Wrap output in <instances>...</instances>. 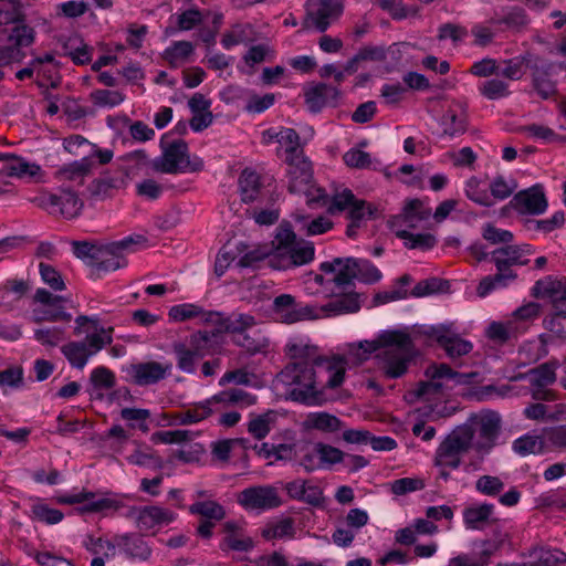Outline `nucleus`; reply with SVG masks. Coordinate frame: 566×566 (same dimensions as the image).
Wrapping results in <instances>:
<instances>
[{
    "instance_id": "obj_53",
    "label": "nucleus",
    "mask_w": 566,
    "mask_h": 566,
    "mask_svg": "<svg viewBox=\"0 0 566 566\" xmlns=\"http://www.w3.org/2000/svg\"><path fill=\"white\" fill-rule=\"evenodd\" d=\"M507 534L494 535L493 539L482 541L479 546L480 551L473 553L476 563H483V566H488L491 556L500 549V547L506 542Z\"/></svg>"
},
{
    "instance_id": "obj_47",
    "label": "nucleus",
    "mask_w": 566,
    "mask_h": 566,
    "mask_svg": "<svg viewBox=\"0 0 566 566\" xmlns=\"http://www.w3.org/2000/svg\"><path fill=\"white\" fill-rule=\"evenodd\" d=\"M72 315L63 310L61 303L55 306H45L43 308H34L32 311V321L34 323L42 322H70Z\"/></svg>"
},
{
    "instance_id": "obj_30",
    "label": "nucleus",
    "mask_w": 566,
    "mask_h": 566,
    "mask_svg": "<svg viewBox=\"0 0 566 566\" xmlns=\"http://www.w3.org/2000/svg\"><path fill=\"white\" fill-rule=\"evenodd\" d=\"M168 316L174 322H185L196 317L209 322L212 321L214 316L219 317L220 314L217 312H206L196 304L185 303L170 307Z\"/></svg>"
},
{
    "instance_id": "obj_4",
    "label": "nucleus",
    "mask_w": 566,
    "mask_h": 566,
    "mask_svg": "<svg viewBox=\"0 0 566 566\" xmlns=\"http://www.w3.org/2000/svg\"><path fill=\"white\" fill-rule=\"evenodd\" d=\"M471 433L470 443L479 454H488L495 447L502 429V418L497 411L482 409L471 413L467 421L458 426Z\"/></svg>"
},
{
    "instance_id": "obj_44",
    "label": "nucleus",
    "mask_w": 566,
    "mask_h": 566,
    "mask_svg": "<svg viewBox=\"0 0 566 566\" xmlns=\"http://www.w3.org/2000/svg\"><path fill=\"white\" fill-rule=\"evenodd\" d=\"M296 451L298 464L303 467L306 472H313L322 468L318 443H305Z\"/></svg>"
},
{
    "instance_id": "obj_61",
    "label": "nucleus",
    "mask_w": 566,
    "mask_h": 566,
    "mask_svg": "<svg viewBox=\"0 0 566 566\" xmlns=\"http://www.w3.org/2000/svg\"><path fill=\"white\" fill-rule=\"evenodd\" d=\"M39 271L42 281L49 285L53 291H63L66 289L61 273L52 265L41 262Z\"/></svg>"
},
{
    "instance_id": "obj_59",
    "label": "nucleus",
    "mask_w": 566,
    "mask_h": 566,
    "mask_svg": "<svg viewBox=\"0 0 566 566\" xmlns=\"http://www.w3.org/2000/svg\"><path fill=\"white\" fill-rule=\"evenodd\" d=\"M116 189L117 180L111 177L95 179L90 186L91 195L98 200L112 197Z\"/></svg>"
},
{
    "instance_id": "obj_26",
    "label": "nucleus",
    "mask_w": 566,
    "mask_h": 566,
    "mask_svg": "<svg viewBox=\"0 0 566 566\" xmlns=\"http://www.w3.org/2000/svg\"><path fill=\"white\" fill-rule=\"evenodd\" d=\"M314 258V247L311 242H295L290 249L281 255L276 261L271 259V265L279 270L301 266L311 262Z\"/></svg>"
},
{
    "instance_id": "obj_41",
    "label": "nucleus",
    "mask_w": 566,
    "mask_h": 566,
    "mask_svg": "<svg viewBox=\"0 0 566 566\" xmlns=\"http://www.w3.org/2000/svg\"><path fill=\"white\" fill-rule=\"evenodd\" d=\"M191 514L200 515L205 520L214 522L222 521L226 517L224 507L216 501H199L189 506Z\"/></svg>"
},
{
    "instance_id": "obj_36",
    "label": "nucleus",
    "mask_w": 566,
    "mask_h": 566,
    "mask_svg": "<svg viewBox=\"0 0 566 566\" xmlns=\"http://www.w3.org/2000/svg\"><path fill=\"white\" fill-rule=\"evenodd\" d=\"M128 463L161 470L163 459L148 446H138L130 454L126 457Z\"/></svg>"
},
{
    "instance_id": "obj_24",
    "label": "nucleus",
    "mask_w": 566,
    "mask_h": 566,
    "mask_svg": "<svg viewBox=\"0 0 566 566\" xmlns=\"http://www.w3.org/2000/svg\"><path fill=\"white\" fill-rule=\"evenodd\" d=\"M304 96L310 112L319 113L326 106H337L340 91L335 86L318 83L307 88Z\"/></svg>"
},
{
    "instance_id": "obj_5",
    "label": "nucleus",
    "mask_w": 566,
    "mask_h": 566,
    "mask_svg": "<svg viewBox=\"0 0 566 566\" xmlns=\"http://www.w3.org/2000/svg\"><path fill=\"white\" fill-rule=\"evenodd\" d=\"M411 335L413 340L420 336L434 340L450 359L465 356L473 349V344L460 336L453 323L417 326Z\"/></svg>"
},
{
    "instance_id": "obj_16",
    "label": "nucleus",
    "mask_w": 566,
    "mask_h": 566,
    "mask_svg": "<svg viewBox=\"0 0 566 566\" xmlns=\"http://www.w3.org/2000/svg\"><path fill=\"white\" fill-rule=\"evenodd\" d=\"M442 363H433L424 370L427 380L420 381L415 390L417 398L423 401H434L441 399L452 386L448 385L447 376H444Z\"/></svg>"
},
{
    "instance_id": "obj_43",
    "label": "nucleus",
    "mask_w": 566,
    "mask_h": 566,
    "mask_svg": "<svg viewBox=\"0 0 566 566\" xmlns=\"http://www.w3.org/2000/svg\"><path fill=\"white\" fill-rule=\"evenodd\" d=\"M516 335L517 328L513 321H507L506 323L492 322L486 329V336L500 345L507 343L513 337H516Z\"/></svg>"
},
{
    "instance_id": "obj_55",
    "label": "nucleus",
    "mask_w": 566,
    "mask_h": 566,
    "mask_svg": "<svg viewBox=\"0 0 566 566\" xmlns=\"http://www.w3.org/2000/svg\"><path fill=\"white\" fill-rule=\"evenodd\" d=\"M543 442L537 436L525 434L513 442V450L522 457L534 454L542 451Z\"/></svg>"
},
{
    "instance_id": "obj_32",
    "label": "nucleus",
    "mask_w": 566,
    "mask_h": 566,
    "mask_svg": "<svg viewBox=\"0 0 566 566\" xmlns=\"http://www.w3.org/2000/svg\"><path fill=\"white\" fill-rule=\"evenodd\" d=\"M219 322L227 333L232 334V338L239 334L252 331L256 325V319L253 315L240 312H233L229 316L220 318Z\"/></svg>"
},
{
    "instance_id": "obj_14",
    "label": "nucleus",
    "mask_w": 566,
    "mask_h": 566,
    "mask_svg": "<svg viewBox=\"0 0 566 566\" xmlns=\"http://www.w3.org/2000/svg\"><path fill=\"white\" fill-rule=\"evenodd\" d=\"M343 9L342 0H308L305 24L324 32L340 17Z\"/></svg>"
},
{
    "instance_id": "obj_48",
    "label": "nucleus",
    "mask_w": 566,
    "mask_h": 566,
    "mask_svg": "<svg viewBox=\"0 0 566 566\" xmlns=\"http://www.w3.org/2000/svg\"><path fill=\"white\" fill-rule=\"evenodd\" d=\"M465 195L471 201L480 206L492 207L494 205V201L491 199L489 190L475 177H471L467 181Z\"/></svg>"
},
{
    "instance_id": "obj_42",
    "label": "nucleus",
    "mask_w": 566,
    "mask_h": 566,
    "mask_svg": "<svg viewBox=\"0 0 566 566\" xmlns=\"http://www.w3.org/2000/svg\"><path fill=\"white\" fill-rule=\"evenodd\" d=\"M39 170L40 167L35 164H29L20 157L10 156L9 163L3 166L0 172L8 177H23L35 176Z\"/></svg>"
},
{
    "instance_id": "obj_13",
    "label": "nucleus",
    "mask_w": 566,
    "mask_h": 566,
    "mask_svg": "<svg viewBox=\"0 0 566 566\" xmlns=\"http://www.w3.org/2000/svg\"><path fill=\"white\" fill-rule=\"evenodd\" d=\"M209 340L210 335L207 332H198L190 336L189 345L175 342L172 352L177 360V367L184 373L193 374L197 360L205 356V348Z\"/></svg>"
},
{
    "instance_id": "obj_22",
    "label": "nucleus",
    "mask_w": 566,
    "mask_h": 566,
    "mask_svg": "<svg viewBox=\"0 0 566 566\" xmlns=\"http://www.w3.org/2000/svg\"><path fill=\"white\" fill-rule=\"evenodd\" d=\"M530 70L537 95L543 99L553 97L557 93L556 83L552 80L553 64L535 55Z\"/></svg>"
},
{
    "instance_id": "obj_18",
    "label": "nucleus",
    "mask_w": 566,
    "mask_h": 566,
    "mask_svg": "<svg viewBox=\"0 0 566 566\" xmlns=\"http://www.w3.org/2000/svg\"><path fill=\"white\" fill-rule=\"evenodd\" d=\"M238 503L247 510H271L281 505L276 488L258 485L242 490L238 494Z\"/></svg>"
},
{
    "instance_id": "obj_20",
    "label": "nucleus",
    "mask_w": 566,
    "mask_h": 566,
    "mask_svg": "<svg viewBox=\"0 0 566 566\" xmlns=\"http://www.w3.org/2000/svg\"><path fill=\"white\" fill-rule=\"evenodd\" d=\"M107 551L105 557L114 556L115 548L118 547L130 559L146 560L151 554V548L147 542L138 534H122L113 537V543H106Z\"/></svg>"
},
{
    "instance_id": "obj_46",
    "label": "nucleus",
    "mask_w": 566,
    "mask_h": 566,
    "mask_svg": "<svg viewBox=\"0 0 566 566\" xmlns=\"http://www.w3.org/2000/svg\"><path fill=\"white\" fill-rule=\"evenodd\" d=\"M274 411H268L262 415L252 416L248 423V431L255 439H264L271 431V424L275 421Z\"/></svg>"
},
{
    "instance_id": "obj_21",
    "label": "nucleus",
    "mask_w": 566,
    "mask_h": 566,
    "mask_svg": "<svg viewBox=\"0 0 566 566\" xmlns=\"http://www.w3.org/2000/svg\"><path fill=\"white\" fill-rule=\"evenodd\" d=\"M512 207L522 214H542L547 209V200L542 186L536 185L518 191L511 200Z\"/></svg>"
},
{
    "instance_id": "obj_62",
    "label": "nucleus",
    "mask_w": 566,
    "mask_h": 566,
    "mask_svg": "<svg viewBox=\"0 0 566 566\" xmlns=\"http://www.w3.org/2000/svg\"><path fill=\"white\" fill-rule=\"evenodd\" d=\"M120 417L128 421L133 428L137 427L142 431L148 430V426L146 423L147 419L150 417L148 409L124 408L120 411Z\"/></svg>"
},
{
    "instance_id": "obj_15",
    "label": "nucleus",
    "mask_w": 566,
    "mask_h": 566,
    "mask_svg": "<svg viewBox=\"0 0 566 566\" xmlns=\"http://www.w3.org/2000/svg\"><path fill=\"white\" fill-rule=\"evenodd\" d=\"M272 310L276 319L285 324L317 319L316 305L296 303L295 297L291 294L276 296Z\"/></svg>"
},
{
    "instance_id": "obj_40",
    "label": "nucleus",
    "mask_w": 566,
    "mask_h": 566,
    "mask_svg": "<svg viewBox=\"0 0 566 566\" xmlns=\"http://www.w3.org/2000/svg\"><path fill=\"white\" fill-rule=\"evenodd\" d=\"M517 189V181L513 177L497 175L489 185L491 199L502 201L509 198Z\"/></svg>"
},
{
    "instance_id": "obj_58",
    "label": "nucleus",
    "mask_w": 566,
    "mask_h": 566,
    "mask_svg": "<svg viewBox=\"0 0 566 566\" xmlns=\"http://www.w3.org/2000/svg\"><path fill=\"white\" fill-rule=\"evenodd\" d=\"M480 93L488 99H499L510 94L509 85L499 78L485 81L480 87Z\"/></svg>"
},
{
    "instance_id": "obj_1",
    "label": "nucleus",
    "mask_w": 566,
    "mask_h": 566,
    "mask_svg": "<svg viewBox=\"0 0 566 566\" xmlns=\"http://www.w3.org/2000/svg\"><path fill=\"white\" fill-rule=\"evenodd\" d=\"M292 361L279 374L292 400L308 406L327 400L326 389L338 388L345 379L347 361L343 356L324 357L314 345L289 343Z\"/></svg>"
},
{
    "instance_id": "obj_35",
    "label": "nucleus",
    "mask_w": 566,
    "mask_h": 566,
    "mask_svg": "<svg viewBox=\"0 0 566 566\" xmlns=\"http://www.w3.org/2000/svg\"><path fill=\"white\" fill-rule=\"evenodd\" d=\"M63 54L70 56L75 64L91 62V48L80 36H70L62 43Z\"/></svg>"
},
{
    "instance_id": "obj_12",
    "label": "nucleus",
    "mask_w": 566,
    "mask_h": 566,
    "mask_svg": "<svg viewBox=\"0 0 566 566\" xmlns=\"http://www.w3.org/2000/svg\"><path fill=\"white\" fill-rule=\"evenodd\" d=\"M38 203L50 214H60L65 219L80 216L84 203L78 196L66 188H61L57 193H43L38 198Z\"/></svg>"
},
{
    "instance_id": "obj_31",
    "label": "nucleus",
    "mask_w": 566,
    "mask_h": 566,
    "mask_svg": "<svg viewBox=\"0 0 566 566\" xmlns=\"http://www.w3.org/2000/svg\"><path fill=\"white\" fill-rule=\"evenodd\" d=\"M534 54L526 53L518 55L513 59L503 61V65H497V75H501L511 81H517L522 78L525 73V67L530 69L534 59Z\"/></svg>"
},
{
    "instance_id": "obj_27",
    "label": "nucleus",
    "mask_w": 566,
    "mask_h": 566,
    "mask_svg": "<svg viewBox=\"0 0 566 566\" xmlns=\"http://www.w3.org/2000/svg\"><path fill=\"white\" fill-rule=\"evenodd\" d=\"M494 505L489 503L471 505L463 510V522L467 528L483 530L492 521Z\"/></svg>"
},
{
    "instance_id": "obj_23",
    "label": "nucleus",
    "mask_w": 566,
    "mask_h": 566,
    "mask_svg": "<svg viewBox=\"0 0 566 566\" xmlns=\"http://www.w3.org/2000/svg\"><path fill=\"white\" fill-rule=\"evenodd\" d=\"M130 515L135 516L136 526L145 532L168 525L176 518L174 512L157 505L134 509L130 511Z\"/></svg>"
},
{
    "instance_id": "obj_29",
    "label": "nucleus",
    "mask_w": 566,
    "mask_h": 566,
    "mask_svg": "<svg viewBox=\"0 0 566 566\" xmlns=\"http://www.w3.org/2000/svg\"><path fill=\"white\" fill-rule=\"evenodd\" d=\"M238 186L241 200L245 203L253 202L261 193V177L256 171L245 168L239 177Z\"/></svg>"
},
{
    "instance_id": "obj_34",
    "label": "nucleus",
    "mask_w": 566,
    "mask_h": 566,
    "mask_svg": "<svg viewBox=\"0 0 566 566\" xmlns=\"http://www.w3.org/2000/svg\"><path fill=\"white\" fill-rule=\"evenodd\" d=\"M534 297H549L554 301H566V287L560 281L546 276L536 281L532 287Z\"/></svg>"
},
{
    "instance_id": "obj_38",
    "label": "nucleus",
    "mask_w": 566,
    "mask_h": 566,
    "mask_svg": "<svg viewBox=\"0 0 566 566\" xmlns=\"http://www.w3.org/2000/svg\"><path fill=\"white\" fill-rule=\"evenodd\" d=\"M526 556L538 566H556L566 562V554L557 548L534 547Z\"/></svg>"
},
{
    "instance_id": "obj_57",
    "label": "nucleus",
    "mask_w": 566,
    "mask_h": 566,
    "mask_svg": "<svg viewBox=\"0 0 566 566\" xmlns=\"http://www.w3.org/2000/svg\"><path fill=\"white\" fill-rule=\"evenodd\" d=\"M543 440L544 442L553 448L558 450L566 449V424H558L554 427H548L543 430Z\"/></svg>"
},
{
    "instance_id": "obj_6",
    "label": "nucleus",
    "mask_w": 566,
    "mask_h": 566,
    "mask_svg": "<svg viewBox=\"0 0 566 566\" xmlns=\"http://www.w3.org/2000/svg\"><path fill=\"white\" fill-rule=\"evenodd\" d=\"M287 161V189L292 193L304 192L307 197L308 206H325L327 195L322 188L311 187L313 179L312 166L308 160L301 156L286 158Z\"/></svg>"
},
{
    "instance_id": "obj_37",
    "label": "nucleus",
    "mask_w": 566,
    "mask_h": 566,
    "mask_svg": "<svg viewBox=\"0 0 566 566\" xmlns=\"http://www.w3.org/2000/svg\"><path fill=\"white\" fill-rule=\"evenodd\" d=\"M516 277V272L496 271L494 275H486L480 281L476 287V294L480 297H485L495 289L507 286L509 282H513Z\"/></svg>"
},
{
    "instance_id": "obj_64",
    "label": "nucleus",
    "mask_w": 566,
    "mask_h": 566,
    "mask_svg": "<svg viewBox=\"0 0 566 566\" xmlns=\"http://www.w3.org/2000/svg\"><path fill=\"white\" fill-rule=\"evenodd\" d=\"M90 381L95 389L107 390L115 386V375L111 369L99 366L91 373Z\"/></svg>"
},
{
    "instance_id": "obj_56",
    "label": "nucleus",
    "mask_w": 566,
    "mask_h": 566,
    "mask_svg": "<svg viewBox=\"0 0 566 566\" xmlns=\"http://www.w3.org/2000/svg\"><path fill=\"white\" fill-rule=\"evenodd\" d=\"M441 126L443 135L454 137L465 132L464 120L452 109H448L441 117Z\"/></svg>"
},
{
    "instance_id": "obj_45",
    "label": "nucleus",
    "mask_w": 566,
    "mask_h": 566,
    "mask_svg": "<svg viewBox=\"0 0 566 566\" xmlns=\"http://www.w3.org/2000/svg\"><path fill=\"white\" fill-rule=\"evenodd\" d=\"M294 533V522L291 517L270 523L262 530V536L268 541L292 538Z\"/></svg>"
},
{
    "instance_id": "obj_10",
    "label": "nucleus",
    "mask_w": 566,
    "mask_h": 566,
    "mask_svg": "<svg viewBox=\"0 0 566 566\" xmlns=\"http://www.w3.org/2000/svg\"><path fill=\"white\" fill-rule=\"evenodd\" d=\"M146 238L143 235H129L123 240L101 245L95 256L94 268L99 272L115 271L126 265L125 252H133V245L143 244Z\"/></svg>"
},
{
    "instance_id": "obj_60",
    "label": "nucleus",
    "mask_w": 566,
    "mask_h": 566,
    "mask_svg": "<svg viewBox=\"0 0 566 566\" xmlns=\"http://www.w3.org/2000/svg\"><path fill=\"white\" fill-rule=\"evenodd\" d=\"M296 242L295 233L286 227H280L272 244L275 250V261L283 255L290 247H292Z\"/></svg>"
},
{
    "instance_id": "obj_51",
    "label": "nucleus",
    "mask_w": 566,
    "mask_h": 566,
    "mask_svg": "<svg viewBox=\"0 0 566 566\" xmlns=\"http://www.w3.org/2000/svg\"><path fill=\"white\" fill-rule=\"evenodd\" d=\"M496 23L505 24L509 29L521 31L530 23L526 11L521 7H511Z\"/></svg>"
},
{
    "instance_id": "obj_7",
    "label": "nucleus",
    "mask_w": 566,
    "mask_h": 566,
    "mask_svg": "<svg viewBox=\"0 0 566 566\" xmlns=\"http://www.w3.org/2000/svg\"><path fill=\"white\" fill-rule=\"evenodd\" d=\"M154 170L163 174L198 172L203 169V161L199 157L192 159L188 153V145L179 139L168 145L163 155L153 161Z\"/></svg>"
},
{
    "instance_id": "obj_52",
    "label": "nucleus",
    "mask_w": 566,
    "mask_h": 566,
    "mask_svg": "<svg viewBox=\"0 0 566 566\" xmlns=\"http://www.w3.org/2000/svg\"><path fill=\"white\" fill-rule=\"evenodd\" d=\"M193 51V46L188 41H177L164 52V59L170 66L177 67L185 61Z\"/></svg>"
},
{
    "instance_id": "obj_54",
    "label": "nucleus",
    "mask_w": 566,
    "mask_h": 566,
    "mask_svg": "<svg viewBox=\"0 0 566 566\" xmlns=\"http://www.w3.org/2000/svg\"><path fill=\"white\" fill-rule=\"evenodd\" d=\"M274 137L275 142L285 147V150L289 154L287 158L301 156L300 136L295 129L283 127L274 134Z\"/></svg>"
},
{
    "instance_id": "obj_3",
    "label": "nucleus",
    "mask_w": 566,
    "mask_h": 566,
    "mask_svg": "<svg viewBox=\"0 0 566 566\" xmlns=\"http://www.w3.org/2000/svg\"><path fill=\"white\" fill-rule=\"evenodd\" d=\"M319 270L332 274V281L338 289L350 286L355 279L365 284H375L382 277L378 268L367 259L335 258L321 263Z\"/></svg>"
},
{
    "instance_id": "obj_39",
    "label": "nucleus",
    "mask_w": 566,
    "mask_h": 566,
    "mask_svg": "<svg viewBox=\"0 0 566 566\" xmlns=\"http://www.w3.org/2000/svg\"><path fill=\"white\" fill-rule=\"evenodd\" d=\"M233 343L251 354L264 352L269 347V339L260 332H245L232 338Z\"/></svg>"
},
{
    "instance_id": "obj_63",
    "label": "nucleus",
    "mask_w": 566,
    "mask_h": 566,
    "mask_svg": "<svg viewBox=\"0 0 566 566\" xmlns=\"http://www.w3.org/2000/svg\"><path fill=\"white\" fill-rule=\"evenodd\" d=\"M15 24L17 25L12 29V32L9 36V39L14 42V46L20 49L21 46L31 45L35 39L34 29L21 22Z\"/></svg>"
},
{
    "instance_id": "obj_2",
    "label": "nucleus",
    "mask_w": 566,
    "mask_h": 566,
    "mask_svg": "<svg viewBox=\"0 0 566 566\" xmlns=\"http://www.w3.org/2000/svg\"><path fill=\"white\" fill-rule=\"evenodd\" d=\"M358 347L363 349L359 360H366L371 353L379 350L380 368L390 379L403 376L418 355L412 335L400 329L385 331L376 340L361 342Z\"/></svg>"
},
{
    "instance_id": "obj_49",
    "label": "nucleus",
    "mask_w": 566,
    "mask_h": 566,
    "mask_svg": "<svg viewBox=\"0 0 566 566\" xmlns=\"http://www.w3.org/2000/svg\"><path fill=\"white\" fill-rule=\"evenodd\" d=\"M491 261L494 263L496 271L500 272H514L512 266L521 265L517 256L514 255L509 245L495 249L491 252Z\"/></svg>"
},
{
    "instance_id": "obj_25",
    "label": "nucleus",
    "mask_w": 566,
    "mask_h": 566,
    "mask_svg": "<svg viewBox=\"0 0 566 566\" xmlns=\"http://www.w3.org/2000/svg\"><path fill=\"white\" fill-rule=\"evenodd\" d=\"M223 539L220 543L222 551L249 552L253 548V541L245 534L243 523L227 521L222 525Z\"/></svg>"
},
{
    "instance_id": "obj_11",
    "label": "nucleus",
    "mask_w": 566,
    "mask_h": 566,
    "mask_svg": "<svg viewBox=\"0 0 566 566\" xmlns=\"http://www.w3.org/2000/svg\"><path fill=\"white\" fill-rule=\"evenodd\" d=\"M432 211L420 199H408L400 213L391 216L388 221V228L397 238H403L409 230L417 229L422 222L429 220Z\"/></svg>"
},
{
    "instance_id": "obj_17",
    "label": "nucleus",
    "mask_w": 566,
    "mask_h": 566,
    "mask_svg": "<svg viewBox=\"0 0 566 566\" xmlns=\"http://www.w3.org/2000/svg\"><path fill=\"white\" fill-rule=\"evenodd\" d=\"M347 287L348 286L338 289L335 285V289H331L328 296H331L332 300L322 306H316L317 319L322 317L355 313L360 310L361 304L359 294L355 292H345Z\"/></svg>"
},
{
    "instance_id": "obj_33",
    "label": "nucleus",
    "mask_w": 566,
    "mask_h": 566,
    "mask_svg": "<svg viewBox=\"0 0 566 566\" xmlns=\"http://www.w3.org/2000/svg\"><path fill=\"white\" fill-rule=\"evenodd\" d=\"M559 363L556 359H551L539 366L528 370L531 387H548L556 381V370Z\"/></svg>"
},
{
    "instance_id": "obj_8",
    "label": "nucleus",
    "mask_w": 566,
    "mask_h": 566,
    "mask_svg": "<svg viewBox=\"0 0 566 566\" xmlns=\"http://www.w3.org/2000/svg\"><path fill=\"white\" fill-rule=\"evenodd\" d=\"M113 328H101L98 333L87 335L85 340L69 342L61 347V352L70 365L83 369L88 359L113 342Z\"/></svg>"
},
{
    "instance_id": "obj_50",
    "label": "nucleus",
    "mask_w": 566,
    "mask_h": 566,
    "mask_svg": "<svg viewBox=\"0 0 566 566\" xmlns=\"http://www.w3.org/2000/svg\"><path fill=\"white\" fill-rule=\"evenodd\" d=\"M213 409L206 402L196 403L192 408L176 413V420L179 424H192L208 418Z\"/></svg>"
},
{
    "instance_id": "obj_19",
    "label": "nucleus",
    "mask_w": 566,
    "mask_h": 566,
    "mask_svg": "<svg viewBox=\"0 0 566 566\" xmlns=\"http://www.w3.org/2000/svg\"><path fill=\"white\" fill-rule=\"evenodd\" d=\"M172 364L155 360L130 365L128 375L134 384L138 386H150L158 384L171 374Z\"/></svg>"
},
{
    "instance_id": "obj_9",
    "label": "nucleus",
    "mask_w": 566,
    "mask_h": 566,
    "mask_svg": "<svg viewBox=\"0 0 566 566\" xmlns=\"http://www.w3.org/2000/svg\"><path fill=\"white\" fill-rule=\"evenodd\" d=\"M471 433L467 429H459L458 427L452 430L439 444L434 454L436 467H450L458 469L461 464V458L470 449Z\"/></svg>"
},
{
    "instance_id": "obj_28",
    "label": "nucleus",
    "mask_w": 566,
    "mask_h": 566,
    "mask_svg": "<svg viewBox=\"0 0 566 566\" xmlns=\"http://www.w3.org/2000/svg\"><path fill=\"white\" fill-rule=\"evenodd\" d=\"M93 165L94 163L91 158L84 157L61 167L56 171V177L61 181H73L81 186L84 184L85 177L91 174Z\"/></svg>"
}]
</instances>
